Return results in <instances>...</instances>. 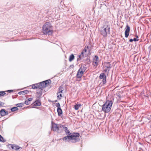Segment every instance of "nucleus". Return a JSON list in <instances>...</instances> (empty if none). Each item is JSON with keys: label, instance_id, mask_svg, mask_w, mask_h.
I'll list each match as a JSON object with an SVG mask.
<instances>
[{"label": "nucleus", "instance_id": "obj_1", "mask_svg": "<svg viewBox=\"0 0 151 151\" xmlns=\"http://www.w3.org/2000/svg\"><path fill=\"white\" fill-rule=\"evenodd\" d=\"M110 27L108 22H105L100 30L101 34L104 37H106L107 35L110 33Z\"/></svg>", "mask_w": 151, "mask_h": 151}, {"label": "nucleus", "instance_id": "obj_2", "mask_svg": "<svg viewBox=\"0 0 151 151\" xmlns=\"http://www.w3.org/2000/svg\"><path fill=\"white\" fill-rule=\"evenodd\" d=\"M43 33L45 35H51L52 33V26L50 22L45 23L42 27Z\"/></svg>", "mask_w": 151, "mask_h": 151}, {"label": "nucleus", "instance_id": "obj_3", "mask_svg": "<svg viewBox=\"0 0 151 151\" xmlns=\"http://www.w3.org/2000/svg\"><path fill=\"white\" fill-rule=\"evenodd\" d=\"M113 101L112 100H107L102 106V110L105 113H107L110 111L111 109Z\"/></svg>", "mask_w": 151, "mask_h": 151}, {"label": "nucleus", "instance_id": "obj_4", "mask_svg": "<svg viewBox=\"0 0 151 151\" xmlns=\"http://www.w3.org/2000/svg\"><path fill=\"white\" fill-rule=\"evenodd\" d=\"M86 65L85 64L82 65L79 69L78 70L76 75V77L78 78H80L83 75L84 72L86 69Z\"/></svg>", "mask_w": 151, "mask_h": 151}, {"label": "nucleus", "instance_id": "obj_5", "mask_svg": "<svg viewBox=\"0 0 151 151\" xmlns=\"http://www.w3.org/2000/svg\"><path fill=\"white\" fill-rule=\"evenodd\" d=\"M79 134L78 133H74L72 134L70 137V142L72 143H75L80 141V139L79 137Z\"/></svg>", "mask_w": 151, "mask_h": 151}, {"label": "nucleus", "instance_id": "obj_6", "mask_svg": "<svg viewBox=\"0 0 151 151\" xmlns=\"http://www.w3.org/2000/svg\"><path fill=\"white\" fill-rule=\"evenodd\" d=\"M99 64V57L97 55H95L93 59V65L96 67Z\"/></svg>", "mask_w": 151, "mask_h": 151}, {"label": "nucleus", "instance_id": "obj_7", "mask_svg": "<svg viewBox=\"0 0 151 151\" xmlns=\"http://www.w3.org/2000/svg\"><path fill=\"white\" fill-rule=\"evenodd\" d=\"M52 130L58 133V124H57L55 123H53V122L52 121Z\"/></svg>", "mask_w": 151, "mask_h": 151}, {"label": "nucleus", "instance_id": "obj_8", "mask_svg": "<svg viewBox=\"0 0 151 151\" xmlns=\"http://www.w3.org/2000/svg\"><path fill=\"white\" fill-rule=\"evenodd\" d=\"M65 127L61 124H58V133H61L64 130V127Z\"/></svg>", "mask_w": 151, "mask_h": 151}, {"label": "nucleus", "instance_id": "obj_9", "mask_svg": "<svg viewBox=\"0 0 151 151\" xmlns=\"http://www.w3.org/2000/svg\"><path fill=\"white\" fill-rule=\"evenodd\" d=\"M126 27L127 29L125 32V36L126 37H127L129 35V32L130 30V28L128 25L126 26Z\"/></svg>", "mask_w": 151, "mask_h": 151}, {"label": "nucleus", "instance_id": "obj_10", "mask_svg": "<svg viewBox=\"0 0 151 151\" xmlns=\"http://www.w3.org/2000/svg\"><path fill=\"white\" fill-rule=\"evenodd\" d=\"M38 84L39 89H41V90H43V89L46 86V84H45L43 81L38 83Z\"/></svg>", "mask_w": 151, "mask_h": 151}, {"label": "nucleus", "instance_id": "obj_11", "mask_svg": "<svg viewBox=\"0 0 151 151\" xmlns=\"http://www.w3.org/2000/svg\"><path fill=\"white\" fill-rule=\"evenodd\" d=\"M104 65H105V67L108 69V72H109L110 69L111 68V64L109 62H106L104 63Z\"/></svg>", "mask_w": 151, "mask_h": 151}, {"label": "nucleus", "instance_id": "obj_12", "mask_svg": "<svg viewBox=\"0 0 151 151\" xmlns=\"http://www.w3.org/2000/svg\"><path fill=\"white\" fill-rule=\"evenodd\" d=\"M87 51V50L85 48H84L83 50H82V52H81V54L79 56V58L78 59H81L83 58L84 56V54Z\"/></svg>", "mask_w": 151, "mask_h": 151}, {"label": "nucleus", "instance_id": "obj_13", "mask_svg": "<svg viewBox=\"0 0 151 151\" xmlns=\"http://www.w3.org/2000/svg\"><path fill=\"white\" fill-rule=\"evenodd\" d=\"M1 115L2 116H4L5 115H7L8 114L7 111H6L5 110L2 109L0 111Z\"/></svg>", "mask_w": 151, "mask_h": 151}, {"label": "nucleus", "instance_id": "obj_14", "mask_svg": "<svg viewBox=\"0 0 151 151\" xmlns=\"http://www.w3.org/2000/svg\"><path fill=\"white\" fill-rule=\"evenodd\" d=\"M70 138H71L70 137V135H68L63 138L62 139L64 141H66L68 142H70Z\"/></svg>", "mask_w": 151, "mask_h": 151}, {"label": "nucleus", "instance_id": "obj_15", "mask_svg": "<svg viewBox=\"0 0 151 151\" xmlns=\"http://www.w3.org/2000/svg\"><path fill=\"white\" fill-rule=\"evenodd\" d=\"M41 105V103L40 101L39 100H37L34 103L33 106H40Z\"/></svg>", "mask_w": 151, "mask_h": 151}, {"label": "nucleus", "instance_id": "obj_16", "mask_svg": "<svg viewBox=\"0 0 151 151\" xmlns=\"http://www.w3.org/2000/svg\"><path fill=\"white\" fill-rule=\"evenodd\" d=\"M11 148L14 150H17L19 149L20 147L16 145H12L11 146Z\"/></svg>", "mask_w": 151, "mask_h": 151}, {"label": "nucleus", "instance_id": "obj_17", "mask_svg": "<svg viewBox=\"0 0 151 151\" xmlns=\"http://www.w3.org/2000/svg\"><path fill=\"white\" fill-rule=\"evenodd\" d=\"M64 89L62 86H60L58 88V93H62Z\"/></svg>", "mask_w": 151, "mask_h": 151}, {"label": "nucleus", "instance_id": "obj_18", "mask_svg": "<svg viewBox=\"0 0 151 151\" xmlns=\"http://www.w3.org/2000/svg\"><path fill=\"white\" fill-rule=\"evenodd\" d=\"M57 111L58 116H61L63 113L62 111L61 108H57Z\"/></svg>", "mask_w": 151, "mask_h": 151}, {"label": "nucleus", "instance_id": "obj_19", "mask_svg": "<svg viewBox=\"0 0 151 151\" xmlns=\"http://www.w3.org/2000/svg\"><path fill=\"white\" fill-rule=\"evenodd\" d=\"M84 48H85L87 50H88V52H90L91 50L90 49V45L89 44H87Z\"/></svg>", "mask_w": 151, "mask_h": 151}, {"label": "nucleus", "instance_id": "obj_20", "mask_svg": "<svg viewBox=\"0 0 151 151\" xmlns=\"http://www.w3.org/2000/svg\"><path fill=\"white\" fill-rule=\"evenodd\" d=\"M32 87L33 89H39L38 83H36L32 85Z\"/></svg>", "mask_w": 151, "mask_h": 151}, {"label": "nucleus", "instance_id": "obj_21", "mask_svg": "<svg viewBox=\"0 0 151 151\" xmlns=\"http://www.w3.org/2000/svg\"><path fill=\"white\" fill-rule=\"evenodd\" d=\"M74 58V56L73 54H71L69 58V61L70 62H71L72 61Z\"/></svg>", "mask_w": 151, "mask_h": 151}, {"label": "nucleus", "instance_id": "obj_22", "mask_svg": "<svg viewBox=\"0 0 151 151\" xmlns=\"http://www.w3.org/2000/svg\"><path fill=\"white\" fill-rule=\"evenodd\" d=\"M81 106V104H76L74 105V109L76 110H78Z\"/></svg>", "mask_w": 151, "mask_h": 151}, {"label": "nucleus", "instance_id": "obj_23", "mask_svg": "<svg viewBox=\"0 0 151 151\" xmlns=\"http://www.w3.org/2000/svg\"><path fill=\"white\" fill-rule=\"evenodd\" d=\"M105 77H106L105 74L104 73H101L100 74L99 77L100 79H102L104 78Z\"/></svg>", "mask_w": 151, "mask_h": 151}, {"label": "nucleus", "instance_id": "obj_24", "mask_svg": "<svg viewBox=\"0 0 151 151\" xmlns=\"http://www.w3.org/2000/svg\"><path fill=\"white\" fill-rule=\"evenodd\" d=\"M24 103H20L19 104H16V106L17 107H21L23 106L24 105Z\"/></svg>", "mask_w": 151, "mask_h": 151}, {"label": "nucleus", "instance_id": "obj_25", "mask_svg": "<svg viewBox=\"0 0 151 151\" xmlns=\"http://www.w3.org/2000/svg\"><path fill=\"white\" fill-rule=\"evenodd\" d=\"M62 93H57V97L59 99H61V97H62Z\"/></svg>", "mask_w": 151, "mask_h": 151}, {"label": "nucleus", "instance_id": "obj_26", "mask_svg": "<svg viewBox=\"0 0 151 151\" xmlns=\"http://www.w3.org/2000/svg\"><path fill=\"white\" fill-rule=\"evenodd\" d=\"M18 109L17 107H14L12 108L11 109V110L12 111H14L18 110Z\"/></svg>", "mask_w": 151, "mask_h": 151}, {"label": "nucleus", "instance_id": "obj_27", "mask_svg": "<svg viewBox=\"0 0 151 151\" xmlns=\"http://www.w3.org/2000/svg\"><path fill=\"white\" fill-rule=\"evenodd\" d=\"M45 84H46V86L47 84H49V83H50L51 81L50 80H47L44 81H43Z\"/></svg>", "mask_w": 151, "mask_h": 151}, {"label": "nucleus", "instance_id": "obj_28", "mask_svg": "<svg viewBox=\"0 0 151 151\" xmlns=\"http://www.w3.org/2000/svg\"><path fill=\"white\" fill-rule=\"evenodd\" d=\"M42 90H41V89H39V90H37V93L40 94V95H42Z\"/></svg>", "mask_w": 151, "mask_h": 151}, {"label": "nucleus", "instance_id": "obj_29", "mask_svg": "<svg viewBox=\"0 0 151 151\" xmlns=\"http://www.w3.org/2000/svg\"><path fill=\"white\" fill-rule=\"evenodd\" d=\"M0 141L4 142L6 141V140L4 139V138L1 136V137H0Z\"/></svg>", "mask_w": 151, "mask_h": 151}, {"label": "nucleus", "instance_id": "obj_30", "mask_svg": "<svg viewBox=\"0 0 151 151\" xmlns=\"http://www.w3.org/2000/svg\"><path fill=\"white\" fill-rule=\"evenodd\" d=\"M6 94L4 91H0V96H4Z\"/></svg>", "mask_w": 151, "mask_h": 151}, {"label": "nucleus", "instance_id": "obj_31", "mask_svg": "<svg viewBox=\"0 0 151 151\" xmlns=\"http://www.w3.org/2000/svg\"><path fill=\"white\" fill-rule=\"evenodd\" d=\"M106 77H105L104 78L102 79V83L103 84H104L106 83Z\"/></svg>", "mask_w": 151, "mask_h": 151}, {"label": "nucleus", "instance_id": "obj_32", "mask_svg": "<svg viewBox=\"0 0 151 151\" xmlns=\"http://www.w3.org/2000/svg\"><path fill=\"white\" fill-rule=\"evenodd\" d=\"M56 106L57 107V108H60V105L59 103H56Z\"/></svg>", "mask_w": 151, "mask_h": 151}, {"label": "nucleus", "instance_id": "obj_33", "mask_svg": "<svg viewBox=\"0 0 151 151\" xmlns=\"http://www.w3.org/2000/svg\"><path fill=\"white\" fill-rule=\"evenodd\" d=\"M24 104L26 105H29L30 104V102L27 100L25 101Z\"/></svg>", "mask_w": 151, "mask_h": 151}, {"label": "nucleus", "instance_id": "obj_34", "mask_svg": "<svg viewBox=\"0 0 151 151\" xmlns=\"http://www.w3.org/2000/svg\"><path fill=\"white\" fill-rule=\"evenodd\" d=\"M23 93H24V95L25 94H27L29 92V91L28 90H25L24 91H23Z\"/></svg>", "mask_w": 151, "mask_h": 151}, {"label": "nucleus", "instance_id": "obj_35", "mask_svg": "<svg viewBox=\"0 0 151 151\" xmlns=\"http://www.w3.org/2000/svg\"><path fill=\"white\" fill-rule=\"evenodd\" d=\"M64 131H65L66 133H67V132H68L69 130L68 129L67 127H64Z\"/></svg>", "mask_w": 151, "mask_h": 151}, {"label": "nucleus", "instance_id": "obj_36", "mask_svg": "<svg viewBox=\"0 0 151 151\" xmlns=\"http://www.w3.org/2000/svg\"><path fill=\"white\" fill-rule=\"evenodd\" d=\"M4 103L0 101V107L3 106L4 105Z\"/></svg>", "mask_w": 151, "mask_h": 151}, {"label": "nucleus", "instance_id": "obj_37", "mask_svg": "<svg viewBox=\"0 0 151 151\" xmlns=\"http://www.w3.org/2000/svg\"><path fill=\"white\" fill-rule=\"evenodd\" d=\"M67 135H70L71 134L70 132L68 131V132H67V133H66Z\"/></svg>", "mask_w": 151, "mask_h": 151}, {"label": "nucleus", "instance_id": "obj_38", "mask_svg": "<svg viewBox=\"0 0 151 151\" xmlns=\"http://www.w3.org/2000/svg\"><path fill=\"white\" fill-rule=\"evenodd\" d=\"M23 92V91H20L18 93V94L19 95H24Z\"/></svg>", "mask_w": 151, "mask_h": 151}, {"label": "nucleus", "instance_id": "obj_39", "mask_svg": "<svg viewBox=\"0 0 151 151\" xmlns=\"http://www.w3.org/2000/svg\"><path fill=\"white\" fill-rule=\"evenodd\" d=\"M33 100L32 98H29L27 100L29 102Z\"/></svg>", "mask_w": 151, "mask_h": 151}, {"label": "nucleus", "instance_id": "obj_40", "mask_svg": "<svg viewBox=\"0 0 151 151\" xmlns=\"http://www.w3.org/2000/svg\"><path fill=\"white\" fill-rule=\"evenodd\" d=\"M7 92H9V93H11L13 92V90H8L7 91Z\"/></svg>", "mask_w": 151, "mask_h": 151}, {"label": "nucleus", "instance_id": "obj_41", "mask_svg": "<svg viewBox=\"0 0 151 151\" xmlns=\"http://www.w3.org/2000/svg\"><path fill=\"white\" fill-rule=\"evenodd\" d=\"M138 40H139L138 39H137V38H134L133 39V41H134L135 42L138 41Z\"/></svg>", "mask_w": 151, "mask_h": 151}, {"label": "nucleus", "instance_id": "obj_42", "mask_svg": "<svg viewBox=\"0 0 151 151\" xmlns=\"http://www.w3.org/2000/svg\"><path fill=\"white\" fill-rule=\"evenodd\" d=\"M108 69L107 68H106L105 69H104V71H105V72H108Z\"/></svg>", "mask_w": 151, "mask_h": 151}, {"label": "nucleus", "instance_id": "obj_43", "mask_svg": "<svg viewBox=\"0 0 151 151\" xmlns=\"http://www.w3.org/2000/svg\"><path fill=\"white\" fill-rule=\"evenodd\" d=\"M133 41V39H131L129 40V41L130 42H132Z\"/></svg>", "mask_w": 151, "mask_h": 151}, {"label": "nucleus", "instance_id": "obj_44", "mask_svg": "<svg viewBox=\"0 0 151 151\" xmlns=\"http://www.w3.org/2000/svg\"><path fill=\"white\" fill-rule=\"evenodd\" d=\"M136 37H137V38H138V36L137 35H136Z\"/></svg>", "mask_w": 151, "mask_h": 151}, {"label": "nucleus", "instance_id": "obj_45", "mask_svg": "<svg viewBox=\"0 0 151 151\" xmlns=\"http://www.w3.org/2000/svg\"><path fill=\"white\" fill-rule=\"evenodd\" d=\"M1 137V135H0V137Z\"/></svg>", "mask_w": 151, "mask_h": 151}]
</instances>
